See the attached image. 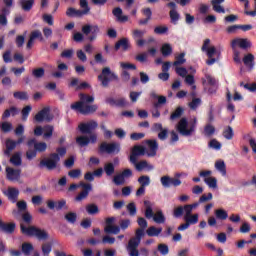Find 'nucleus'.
<instances>
[{
  "mask_svg": "<svg viewBox=\"0 0 256 256\" xmlns=\"http://www.w3.org/2000/svg\"><path fill=\"white\" fill-rule=\"evenodd\" d=\"M79 99L80 101L70 105V109H72V111H77L78 113H81V115H93V113L99 109L97 104L91 105V103L95 102V97L85 93H80Z\"/></svg>",
  "mask_w": 256,
  "mask_h": 256,
  "instance_id": "nucleus-1",
  "label": "nucleus"
},
{
  "mask_svg": "<svg viewBox=\"0 0 256 256\" xmlns=\"http://www.w3.org/2000/svg\"><path fill=\"white\" fill-rule=\"evenodd\" d=\"M67 155V148L65 147H58L56 149V153H51L50 158L43 159L38 164L39 169H48V171H53V169H57V163L61 161V157H65Z\"/></svg>",
  "mask_w": 256,
  "mask_h": 256,
  "instance_id": "nucleus-2",
  "label": "nucleus"
},
{
  "mask_svg": "<svg viewBox=\"0 0 256 256\" xmlns=\"http://www.w3.org/2000/svg\"><path fill=\"white\" fill-rule=\"evenodd\" d=\"M28 150L26 151V159L33 161L37 157V153H45L47 151V143L37 142V139L31 138L26 143Z\"/></svg>",
  "mask_w": 256,
  "mask_h": 256,
  "instance_id": "nucleus-3",
  "label": "nucleus"
},
{
  "mask_svg": "<svg viewBox=\"0 0 256 256\" xmlns=\"http://www.w3.org/2000/svg\"><path fill=\"white\" fill-rule=\"evenodd\" d=\"M176 129L178 133L182 135V137H191V135H193L197 129V118H193L189 121L186 117H182L179 120Z\"/></svg>",
  "mask_w": 256,
  "mask_h": 256,
  "instance_id": "nucleus-4",
  "label": "nucleus"
},
{
  "mask_svg": "<svg viewBox=\"0 0 256 256\" xmlns=\"http://www.w3.org/2000/svg\"><path fill=\"white\" fill-rule=\"evenodd\" d=\"M20 231L22 235H26L27 237H36L38 241H47V239H49V233L36 226L27 227L25 224H21Z\"/></svg>",
  "mask_w": 256,
  "mask_h": 256,
  "instance_id": "nucleus-5",
  "label": "nucleus"
},
{
  "mask_svg": "<svg viewBox=\"0 0 256 256\" xmlns=\"http://www.w3.org/2000/svg\"><path fill=\"white\" fill-rule=\"evenodd\" d=\"M145 237V229L138 228L135 232V237L131 238L128 242L127 251L129 256H139V250L137 249L141 245V239Z\"/></svg>",
  "mask_w": 256,
  "mask_h": 256,
  "instance_id": "nucleus-6",
  "label": "nucleus"
},
{
  "mask_svg": "<svg viewBox=\"0 0 256 256\" xmlns=\"http://www.w3.org/2000/svg\"><path fill=\"white\" fill-rule=\"evenodd\" d=\"M209 45H211V39L207 38L204 40L203 45L201 47V51L203 53H206L208 60L206 61V65H215V63H217V61H219V58H213V56L215 55H221V52L217 51V48H215V46H211L209 47Z\"/></svg>",
  "mask_w": 256,
  "mask_h": 256,
  "instance_id": "nucleus-7",
  "label": "nucleus"
},
{
  "mask_svg": "<svg viewBox=\"0 0 256 256\" xmlns=\"http://www.w3.org/2000/svg\"><path fill=\"white\" fill-rule=\"evenodd\" d=\"M145 206V217L146 219H153L155 223L161 224L165 223V215L163 211L159 210L156 214L153 212V204L149 200L144 201Z\"/></svg>",
  "mask_w": 256,
  "mask_h": 256,
  "instance_id": "nucleus-8",
  "label": "nucleus"
},
{
  "mask_svg": "<svg viewBox=\"0 0 256 256\" xmlns=\"http://www.w3.org/2000/svg\"><path fill=\"white\" fill-rule=\"evenodd\" d=\"M82 188V191L75 197V201L80 203V201H84L89 197V193L93 191V185L90 183L80 182L79 184H71L68 188V191H75V189Z\"/></svg>",
  "mask_w": 256,
  "mask_h": 256,
  "instance_id": "nucleus-9",
  "label": "nucleus"
},
{
  "mask_svg": "<svg viewBox=\"0 0 256 256\" xmlns=\"http://www.w3.org/2000/svg\"><path fill=\"white\" fill-rule=\"evenodd\" d=\"M98 81L101 82L102 87H109L111 81H119V76L111 71V68L104 67L101 74L98 75Z\"/></svg>",
  "mask_w": 256,
  "mask_h": 256,
  "instance_id": "nucleus-10",
  "label": "nucleus"
},
{
  "mask_svg": "<svg viewBox=\"0 0 256 256\" xmlns=\"http://www.w3.org/2000/svg\"><path fill=\"white\" fill-rule=\"evenodd\" d=\"M98 151L100 154L107 153L108 155H118V153L121 152V144L117 142H102L98 148Z\"/></svg>",
  "mask_w": 256,
  "mask_h": 256,
  "instance_id": "nucleus-11",
  "label": "nucleus"
},
{
  "mask_svg": "<svg viewBox=\"0 0 256 256\" xmlns=\"http://www.w3.org/2000/svg\"><path fill=\"white\" fill-rule=\"evenodd\" d=\"M37 123H43V121H47V123H51L53 121V115H51V109L49 107H44L40 110L34 117Z\"/></svg>",
  "mask_w": 256,
  "mask_h": 256,
  "instance_id": "nucleus-12",
  "label": "nucleus"
},
{
  "mask_svg": "<svg viewBox=\"0 0 256 256\" xmlns=\"http://www.w3.org/2000/svg\"><path fill=\"white\" fill-rule=\"evenodd\" d=\"M231 47L232 49L240 47V49L247 51V49H251V47H253V44L247 38H235L231 41Z\"/></svg>",
  "mask_w": 256,
  "mask_h": 256,
  "instance_id": "nucleus-13",
  "label": "nucleus"
},
{
  "mask_svg": "<svg viewBox=\"0 0 256 256\" xmlns=\"http://www.w3.org/2000/svg\"><path fill=\"white\" fill-rule=\"evenodd\" d=\"M99 127L97 121L91 120L87 123H80L78 128L83 135H91L95 129Z\"/></svg>",
  "mask_w": 256,
  "mask_h": 256,
  "instance_id": "nucleus-14",
  "label": "nucleus"
},
{
  "mask_svg": "<svg viewBox=\"0 0 256 256\" xmlns=\"http://www.w3.org/2000/svg\"><path fill=\"white\" fill-rule=\"evenodd\" d=\"M143 155H147L145 146L135 145L131 149V154L129 157L130 163H135V161H137V158L142 157Z\"/></svg>",
  "mask_w": 256,
  "mask_h": 256,
  "instance_id": "nucleus-15",
  "label": "nucleus"
},
{
  "mask_svg": "<svg viewBox=\"0 0 256 256\" xmlns=\"http://www.w3.org/2000/svg\"><path fill=\"white\" fill-rule=\"evenodd\" d=\"M160 183L165 189H169V187H179L181 185V180L179 178H171L169 176H162L160 178Z\"/></svg>",
  "mask_w": 256,
  "mask_h": 256,
  "instance_id": "nucleus-16",
  "label": "nucleus"
},
{
  "mask_svg": "<svg viewBox=\"0 0 256 256\" xmlns=\"http://www.w3.org/2000/svg\"><path fill=\"white\" fill-rule=\"evenodd\" d=\"M145 30L134 29L132 31V38L135 41L137 47H143L147 40L143 39L145 37Z\"/></svg>",
  "mask_w": 256,
  "mask_h": 256,
  "instance_id": "nucleus-17",
  "label": "nucleus"
},
{
  "mask_svg": "<svg viewBox=\"0 0 256 256\" xmlns=\"http://www.w3.org/2000/svg\"><path fill=\"white\" fill-rule=\"evenodd\" d=\"M132 165H134L136 171H138V173H141V171H153V169H155V166H153V164H149V162H147V160H142V161H137L135 160V162H130Z\"/></svg>",
  "mask_w": 256,
  "mask_h": 256,
  "instance_id": "nucleus-18",
  "label": "nucleus"
},
{
  "mask_svg": "<svg viewBox=\"0 0 256 256\" xmlns=\"http://www.w3.org/2000/svg\"><path fill=\"white\" fill-rule=\"evenodd\" d=\"M146 145H148V150L146 149L147 157H155L159 150V143H157V140H146Z\"/></svg>",
  "mask_w": 256,
  "mask_h": 256,
  "instance_id": "nucleus-19",
  "label": "nucleus"
},
{
  "mask_svg": "<svg viewBox=\"0 0 256 256\" xmlns=\"http://www.w3.org/2000/svg\"><path fill=\"white\" fill-rule=\"evenodd\" d=\"M46 204L51 211H54V209H56V211H61V209L67 207V201L64 199L59 201L47 200Z\"/></svg>",
  "mask_w": 256,
  "mask_h": 256,
  "instance_id": "nucleus-20",
  "label": "nucleus"
},
{
  "mask_svg": "<svg viewBox=\"0 0 256 256\" xmlns=\"http://www.w3.org/2000/svg\"><path fill=\"white\" fill-rule=\"evenodd\" d=\"M6 178L8 181H19L21 179V169L6 167Z\"/></svg>",
  "mask_w": 256,
  "mask_h": 256,
  "instance_id": "nucleus-21",
  "label": "nucleus"
},
{
  "mask_svg": "<svg viewBox=\"0 0 256 256\" xmlns=\"http://www.w3.org/2000/svg\"><path fill=\"white\" fill-rule=\"evenodd\" d=\"M3 193L11 201V203H17V199H19V189L9 187L7 191H4Z\"/></svg>",
  "mask_w": 256,
  "mask_h": 256,
  "instance_id": "nucleus-22",
  "label": "nucleus"
},
{
  "mask_svg": "<svg viewBox=\"0 0 256 256\" xmlns=\"http://www.w3.org/2000/svg\"><path fill=\"white\" fill-rule=\"evenodd\" d=\"M245 67H247L248 71H253L255 69V55L252 53L246 54L242 59Z\"/></svg>",
  "mask_w": 256,
  "mask_h": 256,
  "instance_id": "nucleus-23",
  "label": "nucleus"
},
{
  "mask_svg": "<svg viewBox=\"0 0 256 256\" xmlns=\"http://www.w3.org/2000/svg\"><path fill=\"white\" fill-rule=\"evenodd\" d=\"M15 227H16L15 223L13 222L5 223L3 222L2 219H0V231H2L3 233H7L8 235H11L15 233Z\"/></svg>",
  "mask_w": 256,
  "mask_h": 256,
  "instance_id": "nucleus-24",
  "label": "nucleus"
},
{
  "mask_svg": "<svg viewBox=\"0 0 256 256\" xmlns=\"http://www.w3.org/2000/svg\"><path fill=\"white\" fill-rule=\"evenodd\" d=\"M112 14L116 17L118 23H127L129 21V16L123 15V9L121 7L114 8Z\"/></svg>",
  "mask_w": 256,
  "mask_h": 256,
  "instance_id": "nucleus-25",
  "label": "nucleus"
},
{
  "mask_svg": "<svg viewBox=\"0 0 256 256\" xmlns=\"http://www.w3.org/2000/svg\"><path fill=\"white\" fill-rule=\"evenodd\" d=\"M105 101L111 107H125V105H127V100L125 98H119L116 100L113 97H108Z\"/></svg>",
  "mask_w": 256,
  "mask_h": 256,
  "instance_id": "nucleus-26",
  "label": "nucleus"
},
{
  "mask_svg": "<svg viewBox=\"0 0 256 256\" xmlns=\"http://www.w3.org/2000/svg\"><path fill=\"white\" fill-rule=\"evenodd\" d=\"M122 47V51H129V47L131 44L129 43V38H122L118 42H116L114 49L115 51H119Z\"/></svg>",
  "mask_w": 256,
  "mask_h": 256,
  "instance_id": "nucleus-27",
  "label": "nucleus"
},
{
  "mask_svg": "<svg viewBox=\"0 0 256 256\" xmlns=\"http://www.w3.org/2000/svg\"><path fill=\"white\" fill-rule=\"evenodd\" d=\"M19 115V108L16 106H11L8 109L4 110L2 114V120L5 121V119H9V117H15Z\"/></svg>",
  "mask_w": 256,
  "mask_h": 256,
  "instance_id": "nucleus-28",
  "label": "nucleus"
},
{
  "mask_svg": "<svg viewBox=\"0 0 256 256\" xmlns=\"http://www.w3.org/2000/svg\"><path fill=\"white\" fill-rule=\"evenodd\" d=\"M184 221L188 223V225H197L199 223V214H191L185 212Z\"/></svg>",
  "mask_w": 256,
  "mask_h": 256,
  "instance_id": "nucleus-29",
  "label": "nucleus"
},
{
  "mask_svg": "<svg viewBox=\"0 0 256 256\" xmlns=\"http://www.w3.org/2000/svg\"><path fill=\"white\" fill-rule=\"evenodd\" d=\"M5 145L6 149L4 150V155L6 157H9L14 149L17 147V143H15V140L7 139Z\"/></svg>",
  "mask_w": 256,
  "mask_h": 256,
  "instance_id": "nucleus-30",
  "label": "nucleus"
},
{
  "mask_svg": "<svg viewBox=\"0 0 256 256\" xmlns=\"http://www.w3.org/2000/svg\"><path fill=\"white\" fill-rule=\"evenodd\" d=\"M225 0H211V5L215 13H225V8L221 5Z\"/></svg>",
  "mask_w": 256,
  "mask_h": 256,
  "instance_id": "nucleus-31",
  "label": "nucleus"
},
{
  "mask_svg": "<svg viewBox=\"0 0 256 256\" xmlns=\"http://www.w3.org/2000/svg\"><path fill=\"white\" fill-rule=\"evenodd\" d=\"M66 15H67V17H83V15H87V11H81V10H77L73 7H69L66 10Z\"/></svg>",
  "mask_w": 256,
  "mask_h": 256,
  "instance_id": "nucleus-32",
  "label": "nucleus"
},
{
  "mask_svg": "<svg viewBox=\"0 0 256 256\" xmlns=\"http://www.w3.org/2000/svg\"><path fill=\"white\" fill-rule=\"evenodd\" d=\"M202 83L203 85L207 83L210 87H217L218 85L217 79L210 74H205V78H202Z\"/></svg>",
  "mask_w": 256,
  "mask_h": 256,
  "instance_id": "nucleus-33",
  "label": "nucleus"
},
{
  "mask_svg": "<svg viewBox=\"0 0 256 256\" xmlns=\"http://www.w3.org/2000/svg\"><path fill=\"white\" fill-rule=\"evenodd\" d=\"M162 232L163 228H157L155 226H150L146 230V234L148 235V237H159V235H161Z\"/></svg>",
  "mask_w": 256,
  "mask_h": 256,
  "instance_id": "nucleus-34",
  "label": "nucleus"
},
{
  "mask_svg": "<svg viewBox=\"0 0 256 256\" xmlns=\"http://www.w3.org/2000/svg\"><path fill=\"white\" fill-rule=\"evenodd\" d=\"M20 5L22 11L29 12L33 9V5H35V0H21Z\"/></svg>",
  "mask_w": 256,
  "mask_h": 256,
  "instance_id": "nucleus-35",
  "label": "nucleus"
},
{
  "mask_svg": "<svg viewBox=\"0 0 256 256\" xmlns=\"http://www.w3.org/2000/svg\"><path fill=\"white\" fill-rule=\"evenodd\" d=\"M184 113H185V109L181 106H178L175 109V111L170 115V121H175V119H181Z\"/></svg>",
  "mask_w": 256,
  "mask_h": 256,
  "instance_id": "nucleus-36",
  "label": "nucleus"
},
{
  "mask_svg": "<svg viewBox=\"0 0 256 256\" xmlns=\"http://www.w3.org/2000/svg\"><path fill=\"white\" fill-rule=\"evenodd\" d=\"M33 251H35V247H33V244H31L29 242H24L22 244L23 255L29 256V255H31V253H33Z\"/></svg>",
  "mask_w": 256,
  "mask_h": 256,
  "instance_id": "nucleus-37",
  "label": "nucleus"
},
{
  "mask_svg": "<svg viewBox=\"0 0 256 256\" xmlns=\"http://www.w3.org/2000/svg\"><path fill=\"white\" fill-rule=\"evenodd\" d=\"M224 139H227V141H231L233 137H235V132H233V127L227 126L224 128L222 133Z\"/></svg>",
  "mask_w": 256,
  "mask_h": 256,
  "instance_id": "nucleus-38",
  "label": "nucleus"
},
{
  "mask_svg": "<svg viewBox=\"0 0 256 256\" xmlns=\"http://www.w3.org/2000/svg\"><path fill=\"white\" fill-rule=\"evenodd\" d=\"M43 138L44 139H51V137H53V131H55V127H53V125H45L43 127Z\"/></svg>",
  "mask_w": 256,
  "mask_h": 256,
  "instance_id": "nucleus-39",
  "label": "nucleus"
},
{
  "mask_svg": "<svg viewBox=\"0 0 256 256\" xmlns=\"http://www.w3.org/2000/svg\"><path fill=\"white\" fill-rule=\"evenodd\" d=\"M32 76L34 79H43L45 77V68H35L32 70Z\"/></svg>",
  "mask_w": 256,
  "mask_h": 256,
  "instance_id": "nucleus-40",
  "label": "nucleus"
},
{
  "mask_svg": "<svg viewBox=\"0 0 256 256\" xmlns=\"http://www.w3.org/2000/svg\"><path fill=\"white\" fill-rule=\"evenodd\" d=\"M163 57H169V55H171V53H173V47H171V44L166 43L163 44L161 49H160Z\"/></svg>",
  "mask_w": 256,
  "mask_h": 256,
  "instance_id": "nucleus-41",
  "label": "nucleus"
},
{
  "mask_svg": "<svg viewBox=\"0 0 256 256\" xmlns=\"http://www.w3.org/2000/svg\"><path fill=\"white\" fill-rule=\"evenodd\" d=\"M138 183L140 187H149L151 185V178L147 175H142L138 178Z\"/></svg>",
  "mask_w": 256,
  "mask_h": 256,
  "instance_id": "nucleus-42",
  "label": "nucleus"
},
{
  "mask_svg": "<svg viewBox=\"0 0 256 256\" xmlns=\"http://www.w3.org/2000/svg\"><path fill=\"white\" fill-rule=\"evenodd\" d=\"M14 99H19L20 101H28L29 94L25 91H16L13 93Z\"/></svg>",
  "mask_w": 256,
  "mask_h": 256,
  "instance_id": "nucleus-43",
  "label": "nucleus"
},
{
  "mask_svg": "<svg viewBox=\"0 0 256 256\" xmlns=\"http://www.w3.org/2000/svg\"><path fill=\"white\" fill-rule=\"evenodd\" d=\"M67 223H70L71 225H75L77 223V213L75 212H68L64 216Z\"/></svg>",
  "mask_w": 256,
  "mask_h": 256,
  "instance_id": "nucleus-44",
  "label": "nucleus"
},
{
  "mask_svg": "<svg viewBox=\"0 0 256 256\" xmlns=\"http://www.w3.org/2000/svg\"><path fill=\"white\" fill-rule=\"evenodd\" d=\"M175 59L176 60L173 62L174 67H179V65H184V63H187V59H185V52L180 53L175 57Z\"/></svg>",
  "mask_w": 256,
  "mask_h": 256,
  "instance_id": "nucleus-45",
  "label": "nucleus"
},
{
  "mask_svg": "<svg viewBox=\"0 0 256 256\" xmlns=\"http://www.w3.org/2000/svg\"><path fill=\"white\" fill-rule=\"evenodd\" d=\"M86 212L88 215H97L99 213V206L97 204L86 205Z\"/></svg>",
  "mask_w": 256,
  "mask_h": 256,
  "instance_id": "nucleus-46",
  "label": "nucleus"
},
{
  "mask_svg": "<svg viewBox=\"0 0 256 256\" xmlns=\"http://www.w3.org/2000/svg\"><path fill=\"white\" fill-rule=\"evenodd\" d=\"M76 143L80 147H87V145H89V143H91V140H89V137H87V136H79L76 138Z\"/></svg>",
  "mask_w": 256,
  "mask_h": 256,
  "instance_id": "nucleus-47",
  "label": "nucleus"
},
{
  "mask_svg": "<svg viewBox=\"0 0 256 256\" xmlns=\"http://www.w3.org/2000/svg\"><path fill=\"white\" fill-rule=\"evenodd\" d=\"M105 233H112L113 235H119L121 233V228L117 225L106 226L104 228Z\"/></svg>",
  "mask_w": 256,
  "mask_h": 256,
  "instance_id": "nucleus-48",
  "label": "nucleus"
},
{
  "mask_svg": "<svg viewBox=\"0 0 256 256\" xmlns=\"http://www.w3.org/2000/svg\"><path fill=\"white\" fill-rule=\"evenodd\" d=\"M215 216H216V219L225 221V219H227L229 217V214L227 213V211H225L223 209H217V210H215Z\"/></svg>",
  "mask_w": 256,
  "mask_h": 256,
  "instance_id": "nucleus-49",
  "label": "nucleus"
},
{
  "mask_svg": "<svg viewBox=\"0 0 256 256\" xmlns=\"http://www.w3.org/2000/svg\"><path fill=\"white\" fill-rule=\"evenodd\" d=\"M10 163L12 165H15L16 167H19L21 165L22 160H21V153L16 152L11 158H10Z\"/></svg>",
  "mask_w": 256,
  "mask_h": 256,
  "instance_id": "nucleus-50",
  "label": "nucleus"
},
{
  "mask_svg": "<svg viewBox=\"0 0 256 256\" xmlns=\"http://www.w3.org/2000/svg\"><path fill=\"white\" fill-rule=\"evenodd\" d=\"M170 19H171V23H173V25H177V23L179 22V19H181V15H179V12H177V10H170Z\"/></svg>",
  "mask_w": 256,
  "mask_h": 256,
  "instance_id": "nucleus-51",
  "label": "nucleus"
},
{
  "mask_svg": "<svg viewBox=\"0 0 256 256\" xmlns=\"http://www.w3.org/2000/svg\"><path fill=\"white\" fill-rule=\"evenodd\" d=\"M41 249H42L43 256H49L51 251H53V246L51 245V243L46 242L42 244Z\"/></svg>",
  "mask_w": 256,
  "mask_h": 256,
  "instance_id": "nucleus-52",
  "label": "nucleus"
},
{
  "mask_svg": "<svg viewBox=\"0 0 256 256\" xmlns=\"http://www.w3.org/2000/svg\"><path fill=\"white\" fill-rule=\"evenodd\" d=\"M183 213H185V205L178 206L173 211V217H175V219H181V217H183Z\"/></svg>",
  "mask_w": 256,
  "mask_h": 256,
  "instance_id": "nucleus-53",
  "label": "nucleus"
},
{
  "mask_svg": "<svg viewBox=\"0 0 256 256\" xmlns=\"http://www.w3.org/2000/svg\"><path fill=\"white\" fill-rule=\"evenodd\" d=\"M104 171L107 177H111L115 173V165L113 163H107L104 165Z\"/></svg>",
  "mask_w": 256,
  "mask_h": 256,
  "instance_id": "nucleus-54",
  "label": "nucleus"
},
{
  "mask_svg": "<svg viewBox=\"0 0 256 256\" xmlns=\"http://www.w3.org/2000/svg\"><path fill=\"white\" fill-rule=\"evenodd\" d=\"M215 167L216 169L221 172V174L225 177V175H227V168L225 166V162L224 161H217L215 163Z\"/></svg>",
  "mask_w": 256,
  "mask_h": 256,
  "instance_id": "nucleus-55",
  "label": "nucleus"
},
{
  "mask_svg": "<svg viewBox=\"0 0 256 256\" xmlns=\"http://www.w3.org/2000/svg\"><path fill=\"white\" fill-rule=\"evenodd\" d=\"M204 182L210 189H217V178L215 177H208L204 179Z\"/></svg>",
  "mask_w": 256,
  "mask_h": 256,
  "instance_id": "nucleus-56",
  "label": "nucleus"
},
{
  "mask_svg": "<svg viewBox=\"0 0 256 256\" xmlns=\"http://www.w3.org/2000/svg\"><path fill=\"white\" fill-rule=\"evenodd\" d=\"M204 135L205 137H212V135H215V126L207 124L204 127Z\"/></svg>",
  "mask_w": 256,
  "mask_h": 256,
  "instance_id": "nucleus-57",
  "label": "nucleus"
},
{
  "mask_svg": "<svg viewBox=\"0 0 256 256\" xmlns=\"http://www.w3.org/2000/svg\"><path fill=\"white\" fill-rule=\"evenodd\" d=\"M113 183L116 184L117 186L119 185H125V178L123 177V174H117L113 177Z\"/></svg>",
  "mask_w": 256,
  "mask_h": 256,
  "instance_id": "nucleus-58",
  "label": "nucleus"
},
{
  "mask_svg": "<svg viewBox=\"0 0 256 256\" xmlns=\"http://www.w3.org/2000/svg\"><path fill=\"white\" fill-rule=\"evenodd\" d=\"M32 109L31 105H27L22 109V121H27Z\"/></svg>",
  "mask_w": 256,
  "mask_h": 256,
  "instance_id": "nucleus-59",
  "label": "nucleus"
},
{
  "mask_svg": "<svg viewBox=\"0 0 256 256\" xmlns=\"http://www.w3.org/2000/svg\"><path fill=\"white\" fill-rule=\"evenodd\" d=\"M100 29L98 25H91V32L92 35L89 37V41H95L97 39V33H99Z\"/></svg>",
  "mask_w": 256,
  "mask_h": 256,
  "instance_id": "nucleus-60",
  "label": "nucleus"
},
{
  "mask_svg": "<svg viewBox=\"0 0 256 256\" xmlns=\"http://www.w3.org/2000/svg\"><path fill=\"white\" fill-rule=\"evenodd\" d=\"M169 27L167 26H157L154 28V33L156 35H165V33H168Z\"/></svg>",
  "mask_w": 256,
  "mask_h": 256,
  "instance_id": "nucleus-61",
  "label": "nucleus"
},
{
  "mask_svg": "<svg viewBox=\"0 0 256 256\" xmlns=\"http://www.w3.org/2000/svg\"><path fill=\"white\" fill-rule=\"evenodd\" d=\"M32 41H35V39H39L40 41H43V34L39 30H34L31 32L30 37Z\"/></svg>",
  "mask_w": 256,
  "mask_h": 256,
  "instance_id": "nucleus-62",
  "label": "nucleus"
},
{
  "mask_svg": "<svg viewBox=\"0 0 256 256\" xmlns=\"http://www.w3.org/2000/svg\"><path fill=\"white\" fill-rule=\"evenodd\" d=\"M199 105H201V98H193L192 101L188 104V107H190L192 111H195Z\"/></svg>",
  "mask_w": 256,
  "mask_h": 256,
  "instance_id": "nucleus-63",
  "label": "nucleus"
},
{
  "mask_svg": "<svg viewBox=\"0 0 256 256\" xmlns=\"http://www.w3.org/2000/svg\"><path fill=\"white\" fill-rule=\"evenodd\" d=\"M68 175L71 179H79L81 175V169H73L68 172Z\"/></svg>",
  "mask_w": 256,
  "mask_h": 256,
  "instance_id": "nucleus-64",
  "label": "nucleus"
}]
</instances>
